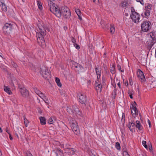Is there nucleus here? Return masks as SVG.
I'll return each mask as SVG.
<instances>
[{"label":"nucleus","mask_w":156,"mask_h":156,"mask_svg":"<svg viewBox=\"0 0 156 156\" xmlns=\"http://www.w3.org/2000/svg\"><path fill=\"white\" fill-rule=\"evenodd\" d=\"M40 72L42 77L48 80L51 77V72L45 66H42L40 68Z\"/></svg>","instance_id":"obj_2"},{"label":"nucleus","mask_w":156,"mask_h":156,"mask_svg":"<svg viewBox=\"0 0 156 156\" xmlns=\"http://www.w3.org/2000/svg\"><path fill=\"white\" fill-rule=\"evenodd\" d=\"M129 82L130 85H132L133 84V82L132 81L131 78L130 77L129 79Z\"/></svg>","instance_id":"obj_46"},{"label":"nucleus","mask_w":156,"mask_h":156,"mask_svg":"<svg viewBox=\"0 0 156 156\" xmlns=\"http://www.w3.org/2000/svg\"><path fill=\"white\" fill-rule=\"evenodd\" d=\"M121 6L125 9H126L128 8V6L129 5L128 2L126 1H124L120 3Z\"/></svg>","instance_id":"obj_23"},{"label":"nucleus","mask_w":156,"mask_h":156,"mask_svg":"<svg viewBox=\"0 0 156 156\" xmlns=\"http://www.w3.org/2000/svg\"><path fill=\"white\" fill-rule=\"evenodd\" d=\"M37 34L36 36L37 42L42 48H44L46 47V44L44 36H42L41 34Z\"/></svg>","instance_id":"obj_6"},{"label":"nucleus","mask_w":156,"mask_h":156,"mask_svg":"<svg viewBox=\"0 0 156 156\" xmlns=\"http://www.w3.org/2000/svg\"><path fill=\"white\" fill-rule=\"evenodd\" d=\"M132 14L130 17L133 21L136 23H138L139 22L140 15L138 13L135 12L134 9H131Z\"/></svg>","instance_id":"obj_4"},{"label":"nucleus","mask_w":156,"mask_h":156,"mask_svg":"<svg viewBox=\"0 0 156 156\" xmlns=\"http://www.w3.org/2000/svg\"><path fill=\"white\" fill-rule=\"evenodd\" d=\"M117 85L118 86H119V88L120 89H121V83H120V82H119L118 83H117Z\"/></svg>","instance_id":"obj_55"},{"label":"nucleus","mask_w":156,"mask_h":156,"mask_svg":"<svg viewBox=\"0 0 156 156\" xmlns=\"http://www.w3.org/2000/svg\"><path fill=\"white\" fill-rule=\"evenodd\" d=\"M37 26L39 30V31L36 33V36H37V34H40L42 36H44L46 35V30L48 31H49V29L47 28V26L43 23L41 24V23H39Z\"/></svg>","instance_id":"obj_3"},{"label":"nucleus","mask_w":156,"mask_h":156,"mask_svg":"<svg viewBox=\"0 0 156 156\" xmlns=\"http://www.w3.org/2000/svg\"><path fill=\"white\" fill-rule=\"evenodd\" d=\"M106 52L105 51V52H104V57H105L106 56Z\"/></svg>","instance_id":"obj_56"},{"label":"nucleus","mask_w":156,"mask_h":156,"mask_svg":"<svg viewBox=\"0 0 156 156\" xmlns=\"http://www.w3.org/2000/svg\"><path fill=\"white\" fill-rule=\"evenodd\" d=\"M70 124L72 128L73 127H76L78 126L77 122L75 120H73L70 122Z\"/></svg>","instance_id":"obj_22"},{"label":"nucleus","mask_w":156,"mask_h":156,"mask_svg":"<svg viewBox=\"0 0 156 156\" xmlns=\"http://www.w3.org/2000/svg\"><path fill=\"white\" fill-rule=\"evenodd\" d=\"M66 153L68 154L72 155L75 154V150L73 148H67Z\"/></svg>","instance_id":"obj_17"},{"label":"nucleus","mask_w":156,"mask_h":156,"mask_svg":"<svg viewBox=\"0 0 156 156\" xmlns=\"http://www.w3.org/2000/svg\"><path fill=\"white\" fill-rule=\"evenodd\" d=\"M152 5L148 3L146 4L144 10H149L151 11L152 9Z\"/></svg>","instance_id":"obj_26"},{"label":"nucleus","mask_w":156,"mask_h":156,"mask_svg":"<svg viewBox=\"0 0 156 156\" xmlns=\"http://www.w3.org/2000/svg\"><path fill=\"white\" fill-rule=\"evenodd\" d=\"M72 67H74V69L75 71L76 72H78L79 73L82 72V70L83 69V66L80 64L75 62L73 64Z\"/></svg>","instance_id":"obj_10"},{"label":"nucleus","mask_w":156,"mask_h":156,"mask_svg":"<svg viewBox=\"0 0 156 156\" xmlns=\"http://www.w3.org/2000/svg\"><path fill=\"white\" fill-rule=\"evenodd\" d=\"M55 81L59 87H61L62 86V85L60 83V80L57 77L55 78Z\"/></svg>","instance_id":"obj_33"},{"label":"nucleus","mask_w":156,"mask_h":156,"mask_svg":"<svg viewBox=\"0 0 156 156\" xmlns=\"http://www.w3.org/2000/svg\"><path fill=\"white\" fill-rule=\"evenodd\" d=\"M149 149L150 150H151V149H152V146L151 147H149Z\"/></svg>","instance_id":"obj_59"},{"label":"nucleus","mask_w":156,"mask_h":156,"mask_svg":"<svg viewBox=\"0 0 156 156\" xmlns=\"http://www.w3.org/2000/svg\"><path fill=\"white\" fill-rule=\"evenodd\" d=\"M116 85H115V86H114V88H116Z\"/></svg>","instance_id":"obj_61"},{"label":"nucleus","mask_w":156,"mask_h":156,"mask_svg":"<svg viewBox=\"0 0 156 156\" xmlns=\"http://www.w3.org/2000/svg\"><path fill=\"white\" fill-rule=\"evenodd\" d=\"M37 5L38 6L39 9L41 10L42 9V3L40 1H37Z\"/></svg>","instance_id":"obj_35"},{"label":"nucleus","mask_w":156,"mask_h":156,"mask_svg":"<svg viewBox=\"0 0 156 156\" xmlns=\"http://www.w3.org/2000/svg\"><path fill=\"white\" fill-rule=\"evenodd\" d=\"M71 40L72 42L73 43V44L75 43H76V39L73 37H72L71 38Z\"/></svg>","instance_id":"obj_43"},{"label":"nucleus","mask_w":156,"mask_h":156,"mask_svg":"<svg viewBox=\"0 0 156 156\" xmlns=\"http://www.w3.org/2000/svg\"><path fill=\"white\" fill-rule=\"evenodd\" d=\"M136 126L139 130H141L142 129V127L141 125L140 122L139 121H136Z\"/></svg>","instance_id":"obj_25"},{"label":"nucleus","mask_w":156,"mask_h":156,"mask_svg":"<svg viewBox=\"0 0 156 156\" xmlns=\"http://www.w3.org/2000/svg\"><path fill=\"white\" fill-rule=\"evenodd\" d=\"M115 66L114 64H113L112 65V67L110 69V70L112 74H114L115 73Z\"/></svg>","instance_id":"obj_31"},{"label":"nucleus","mask_w":156,"mask_h":156,"mask_svg":"<svg viewBox=\"0 0 156 156\" xmlns=\"http://www.w3.org/2000/svg\"><path fill=\"white\" fill-rule=\"evenodd\" d=\"M67 112L70 114H72L75 112L74 111L75 109L74 108H73L72 107V108L70 107H67Z\"/></svg>","instance_id":"obj_27"},{"label":"nucleus","mask_w":156,"mask_h":156,"mask_svg":"<svg viewBox=\"0 0 156 156\" xmlns=\"http://www.w3.org/2000/svg\"><path fill=\"white\" fill-rule=\"evenodd\" d=\"M149 35L152 39L151 42L147 41V43L150 46H152L156 42V33L155 32L152 31L149 33Z\"/></svg>","instance_id":"obj_7"},{"label":"nucleus","mask_w":156,"mask_h":156,"mask_svg":"<svg viewBox=\"0 0 156 156\" xmlns=\"http://www.w3.org/2000/svg\"><path fill=\"white\" fill-rule=\"evenodd\" d=\"M125 84L126 86V87H127L128 86L129 84H128V81H127V80L126 81L125 83Z\"/></svg>","instance_id":"obj_54"},{"label":"nucleus","mask_w":156,"mask_h":156,"mask_svg":"<svg viewBox=\"0 0 156 156\" xmlns=\"http://www.w3.org/2000/svg\"><path fill=\"white\" fill-rule=\"evenodd\" d=\"M22 1H23V2H24V0H22Z\"/></svg>","instance_id":"obj_63"},{"label":"nucleus","mask_w":156,"mask_h":156,"mask_svg":"<svg viewBox=\"0 0 156 156\" xmlns=\"http://www.w3.org/2000/svg\"><path fill=\"white\" fill-rule=\"evenodd\" d=\"M56 8L58 9H55L56 11H55L56 12H51L53 13L57 17L59 18L62 14L65 18L68 19L70 18L71 16V12L69 9L66 6H62L61 8V10L58 6Z\"/></svg>","instance_id":"obj_1"},{"label":"nucleus","mask_w":156,"mask_h":156,"mask_svg":"<svg viewBox=\"0 0 156 156\" xmlns=\"http://www.w3.org/2000/svg\"><path fill=\"white\" fill-rule=\"evenodd\" d=\"M110 33L112 34H113L115 32V27L112 24L110 25Z\"/></svg>","instance_id":"obj_32"},{"label":"nucleus","mask_w":156,"mask_h":156,"mask_svg":"<svg viewBox=\"0 0 156 156\" xmlns=\"http://www.w3.org/2000/svg\"><path fill=\"white\" fill-rule=\"evenodd\" d=\"M40 119L41 121V123L42 125H45L46 123L45 118L44 117H40Z\"/></svg>","instance_id":"obj_29"},{"label":"nucleus","mask_w":156,"mask_h":156,"mask_svg":"<svg viewBox=\"0 0 156 156\" xmlns=\"http://www.w3.org/2000/svg\"><path fill=\"white\" fill-rule=\"evenodd\" d=\"M151 24L149 21H144L141 25L142 30L144 32L148 31L151 28Z\"/></svg>","instance_id":"obj_5"},{"label":"nucleus","mask_w":156,"mask_h":156,"mask_svg":"<svg viewBox=\"0 0 156 156\" xmlns=\"http://www.w3.org/2000/svg\"><path fill=\"white\" fill-rule=\"evenodd\" d=\"M123 155L125 154V156H130L128 154V153L126 151H124L123 152Z\"/></svg>","instance_id":"obj_47"},{"label":"nucleus","mask_w":156,"mask_h":156,"mask_svg":"<svg viewBox=\"0 0 156 156\" xmlns=\"http://www.w3.org/2000/svg\"><path fill=\"white\" fill-rule=\"evenodd\" d=\"M124 114V113H123V115H122V116H123Z\"/></svg>","instance_id":"obj_64"},{"label":"nucleus","mask_w":156,"mask_h":156,"mask_svg":"<svg viewBox=\"0 0 156 156\" xmlns=\"http://www.w3.org/2000/svg\"><path fill=\"white\" fill-rule=\"evenodd\" d=\"M11 64L13 67L15 68H16L17 66L15 62L13 61L11 62Z\"/></svg>","instance_id":"obj_42"},{"label":"nucleus","mask_w":156,"mask_h":156,"mask_svg":"<svg viewBox=\"0 0 156 156\" xmlns=\"http://www.w3.org/2000/svg\"><path fill=\"white\" fill-rule=\"evenodd\" d=\"M53 151L56 154V156H58L59 155H62L63 154V152L59 148L56 147Z\"/></svg>","instance_id":"obj_15"},{"label":"nucleus","mask_w":156,"mask_h":156,"mask_svg":"<svg viewBox=\"0 0 156 156\" xmlns=\"http://www.w3.org/2000/svg\"><path fill=\"white\" fill-rule=\"evenodd\" d=\"M9 134V138H10V140H12V139H13V138H12V136L11 134L10 133Z\"/></svg>","instance_id":"obj_53"},{"label":"nucleus","mask_w":156,"mask_h":156,"mask_svg":"<svg viewBox=\"0 0 156 156\" xmlns=\"http://www.w3.org/2000/svg\"><path fill=\"white\" fill-rule=\"evenodd\" d=\"M117 67L118 69L120 71H121L122 72H124V70H121V66L119 65V64H118L117 65Z\"/></svg>","instance_id":"obj_39"},{"label":"nucleus","mask_w":156,"mask_h":156,"mask_svg":"<svg viewBox=\"0 0 156 156\" xmlns=\"http://www.w3.org/2000/svg\"><path fill=\"white\" fill-rule=\"evenodd\" d=\"M4 90L5 91L6 93L9 94H12V92L10 90V89L6 86H4Z\"/></svg>","instance_id":"obj_30"},{"label":"nucleus","mask_w":156,"mask_h":156,"mask_svg":"<svg viewBox=\"0 0 156 156\" xmlns=\"http://www.w3.org/2000/svg\"><path fill=\"white\" fill-rule=\"evenodd\" d=\"M19 91L22 97L26 98L29 96V91L25 87L20 88H19Z\"/></svg>","instance_id":"obj_11"},{"label":"nucleus","mask_w":156,"mask_h":156,"mask_svg":"<svg viewBox=\"0 0 156 156\" xmlns=\"http://www.w3.org/2000/svg\"><path fill=\"white\" fill-rule=\"evenodd\" d=\"M10 12H12V10L11 9L10 10H9L7 12V14L8 15H11V13Z\"/></svg>","instance_id":"obj_49"},{"label":"nucleus","mask_w":156,"mask_h":156,"mask_svg":"<svg viewBox=\"0 0 156 156\" xmlns=\"http://www.w3.org/2000/svg\"><path fill=\"white\" fill-rule=\"evenodd\" d=\"M72 108H74L75 109V113L77 114V115H78L81 117L82 116V114L81 112L80 111L79 108H78L77 107L75 106H72Z\"/></svg>","instance_id":"obj_19"},{"label":"nucleus","mask_w":156,"mask_h":156,"mask_svg":"<svg viewBox=\"0 0 156 156\" xmlns=\"http://www.w3.org/2000/svg\"><path fill=\"white\" fill-rule=\"evenodd\" d=\"M34 90L35 92L37 95H38L41 92L39 90H38L37 88H34Z\"/></svg>","instance_id":"obj_41"},{"label":"nucleus","mask_w":156,"mask_h":156,"mask_svg":"<svg viewBox=\"0 0 156 156\" xmlns=\"http://www.w3.org/2000/svg\"><path fill=\"white\" fill-rule=\"evenodd\" d=\"M125 15H126V16L127 15V13H125Z\"/></svg>","instance_id":"obj_62"},{"label":"nucleus","mask_w":156,"mask_h":156,"mask_svg":"<svg viewBox=\"0 0 156 156\" xmlns=\"http://www.w3.org/2000/svg\"><path fill=\"white\" fill-rule=\"evenodd\" d=\"M115 147L118 150H120L121 149V147L120 146V144L118 142H117L115 144Z\"/></svg>","instance_id":"obj_37"},{"label":"nucleus","mask_w":156,"mask_h":156,"mask_svg":"<svg viewBox=\"0 0 156 156\" xmlns=\"http://www.w3.org/2000/svg\"><path fill=\"white\" fill-rule=\"evenodd\" d=\"M5 130L7 133H8L9 134L10 133L9 132V129L8 128H6L5 129Z\"/></svg>","instance_id":"obj_52"},{"label":"nucleus","mask_w":156,"mask_h":156,"mask_svg":"<svg viewBox=\"0 0 156 156\" xmlns=\"http://www.w3.org/2000/svg\"><path fill=\"white\" fill-rule=\"evenodd\" d=\"M73 131L74 132V133L77 135L80 134V130L78 126L75 127H73L72 128Z\"/></svg>","instance_id":"obj_21"},{"label":"nucleus","mask_w":156,"mask_h":156,"mask_svg":"<svg viewBox=\"0 0 156 156\" xmlns=\"http://www.w3.org/2000/svg\"><path fill=\"white\" fill-rule=\"evenodd\" d=\"M98 66V67H97L95 68V71L97 75V79H99L100 78L101 73V69Z\"/></svg>","instance_id":"obj_18"},{"label":"nucleus","mask_w":156,"mask_h":156,"mask_svg":"<svg viewBox=\"0 0 156 156\" xmlns=\"http://www.w3.org/2000/svg\"><path fill=\"white\" fill-rule=\"evenodd\" d=\"M137 2H140L142 5H144V3L143 0H136Z\"/></svg>","instance_id":"obj_44"},{"label":"nucleus","mask_w":156,"mask_h":156,"mask_svg":"<svg viewBox=\"0 0 156 156\" xmlns=\"http://www.w3.org/2000/svg\"><path fill=\"white\" fill-rule=\"evenodd\" d=\"M41 98H42V99L43 98V97H44V95L43 94L41 93L40 92V94L38 95Z\"/></svg>","instance_id":"obj_45"},{"label":"nucleus","mask_w":156,"mask_h":156,"mask_svg":"<svg viewBox=\"0 0 156 156\" xmlns=\"http://www.w3.org/2000/svg\"><path fill=\"white\" fill-rule=\"evenodd\" d=\"M145 12L144 13V16L146 18L147 17L150 16V13L151 11L149 10H144Z\"/></svg>","instance_id":"obj_28"},{"label":"nucleus","mask_w":156,"mask_h":156,"mask_svg":"<svg viewBox=\"0 0 156 156\" xmlns=\"http://www.w3.org/2000/svg\"><path fill=\"white\" fill-rule=\"evenodd\" d=\"M12 26L10 23H5L3 28V30L5 34L10 33L12 30Z\"/></svg>","instance_id":"obj_8"},{"label":"nucleus","mask_w":156,"mask_h":156,"mask_svg":"<svg viewBox=\"0 0 156 156\" xmlns=\"http://www.w3.org/2000/svg\"><path fill=\"white\" fill-rule=\"evenodd\" d=\"M147 123L149 125V127L151 128V122L150 120L148 119H147Z\"/></svg>","instance_id":"obj_48"},{"label":"nucleus","mask_w":156,"mask_h":156,"mask_svg":"<svg viewBox=\"0 0 156 156\" xmlns=\"http://www.w3.org/2000/svg\"><path fill=\"white\" fill-rule=\"evenodd\" d=\"M0 5L2 11L4 12L7 11V6L4 2V0H0Z\"/></svg>","instance_id":"obj_16"},{"label":"nucleus","mask_w":156,"mask_h":156,"mask_svg":"<svg viewBox=\"0 0 156 156\" xmlns=\"http://www.w3.org/2000/svg\"><path fill=\"white\" fill-rule=\"evenodd\" d=\"M91 1L93 2L94 3H96L97 2H98L99 0H91Z\"/></svg>","instance_id":"obj_51"},{"label":"nucleus","mask_w":156,"mask_h":156,"mask_svg":"<svg viewBox=\"0 0 156 156\" xmlns=\"http://www.w3.org/2000/svg\"><path fill=\"white\" fill-rule=\"evenodd\" d=\"M75 10L78 16L80 17L81 14L80 10L79 9H75Z\"/></svg>","instance_id":"obj_34"},{"label":"nucleus","mask_w":156,"mask_h":156,"mask_svg":"<svg viewBox=\"0 0 156 156\" xmlns=\"http://www.w3.org/2000/svg\"><path fill=\"white\" fill-rule=\"evenodd\" d=\"M142 144L147 149L148 148L146 144V142L145 141L143 140L142 142Z\"/></svg>","instance_id":"obj_38"},{"label":"nucleus","mask_w":156,"mask_h":156,"mask_svg":"<svg viewBox=\"0 0 156 156\" xmlns=\"http://www.w3.org/2000/svg\"><path fill=\"white\" fill-rule=\"evenodd\" d=\"M95 88L97 92H101L102 90V85L100 83H97V81L95 82Z\"/></svg>","instance_id":"obj_14"},{"label":"nucleus","mask_w":156,"mask_h":156,"mask_svg":"<svg viewBox=\"0 0 156 156\" xmlns=\"http://www.w3.org/2000/svg\"><path fill=\"white\" fill-rule=\"evenodd\" d=\"M99 79H97V80L96 81H97V83H100V82H99Z\"/></svg>","instance_id":"obj_60"},{"label":"nucleus","mask_w":156,"mask_h":156,"mask_svg":"<svg viewBox=\"0 0 156 156\" xmlns=\"http://www.w3.org/2000/svg\"><path fill=\"white\" fill-rule=\"evenodd\" d=\"M129 97H130V98H131V99H132L133 98L132 94L129 95Z\"/></svg>","instance_id":"obj_57"},{"label":"nucleus","mask_w":156,"mask_h":156,"mask_svg":"<svg viewBox=\"0 0 156 156\" xmlns=\"http://www.w3.org/2000/svg\"><path fill=\"white\" fill-rule=\"evenodd\" d=\"M128 93L129 94V95L130 94H131V93L130 92V90H128Z\"/></svg>","instance_id":"obj_58"},{"label":"nucleus","mask_w":156,"mask_h":156,"mask_svg":"<svg viewBox=\"0 0 156 156\" xmlns=\"http://www.w3.org/2000/svg\"><path fill=\"white\" fill-rule=\"evenodd\" d=\"M136 102L134 101V103L132 104L130 106L131 113L133 115L135 114L136 115L138 114V110L136 107Z\"/></svg>","instance_id":"obj_12"},{"label":"nucleus","mask_w":156,"mask_h":156,"mask_svg":"<svg viewBox=\"0 0 156 156\" xmlns=\"http://www.w3.org/2000/svg\"><path fill=\"white\" fill-rule=\"evenodd\" d=\"M24 120L25 125L26 127H27L28 125V123H29V121L26 119V118L24 117Z\"/></svg>","instance_id":"obj_36"},{"label":"nucleus","mask_w":156,"mask_h":156,"mask_svg":"<svg viewBox=\"0 0 156 156\" xmlns=\"http://www.w3.org/2000/svg\"><path fill=\"white\" fill-rule=\"evenodd\" d=\"M135 124L133 122H129L128 125L127 126L131 131H133L135 128Z\"/></svg>","instance_id":"obj_20"},{"label":"nucleus","mask_w":156,"mask_h":156,"mask_svg":"<svg viewBox=\"0 0 156 156\" xmlns=\"http://www.w3.org/2000/svg\"><path fill=\"white\" fill-rule=\"evenodd\" d=\"M27 156H33L30 152H28L27 153Z\"/></svg>","instance_id":"obj_50"},{"label":"nucleus","mask_w":156,"mask_h":156,"mask_svg":"<svg viewBox=\"0 0 156 156\" xmlns=\"http://www.w3.org/2000/svg\"><path fill=\"white\" fill-rule=\"evenodd\" d=\"M73 45L77 49H79L80 48V46L76 43L74 44Z\"/></svg>","instance_id":"obj_40"},{"label":"nucleus","mask_w":156,"mask_h":156,"mask_svg":"<svg viewBox=\"0 0 156 156\" xmlns=\"http://www.w3.org/2000/svg\"><path fill=\"white\" fill-rule=\"evenodd\" d=\"M77 95L80 102L82 104H85L87 101V97L85 94L83 93H80Z\"/></svg>","instance_id":"obj_9"},{"label":"nucleus","mask_w":156,"mask_h":156,"mask_svg":"<svg viewBox=\"0 0 156 156\" xmlns=\"http://www.w3.org/2000/svg\"><path fill=\"white\" fill-rule=\"evenodd\" d=\"M56 120V118L55 117H51L48 120V123L50 124L54 123Z\"/></svg>","instance_id":"obj_24"},{"label":"nucleus","mask_w":156,"mask_h":156,"mask_svg":"<svg viewBox=\"0 0 156 156\" xmlns=\"http://www.w3.org/2000/svg\"><path fill=\"white\" fill-rule=\"evenodd\" d=\"M137 76L141 80V82L145 81V78L143 72L140 69H138L137 72Z\"/></svg>","instance_id":"obj_13"}]
</instances>
